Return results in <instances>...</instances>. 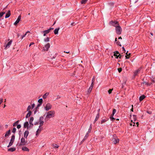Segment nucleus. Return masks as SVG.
<instances>
[{
  "label": "nucleus",
  "instance_id": "nucleus-1",
  "mask_svg": "<svg viewBox=\"0 0 155 155\" xmlns=\"http://www.w3.org/2000/svg\"><path fill=\"white\" fill-rule=\"evenodd\" d=\"M55 112L54 111L52 110L46 113V119H50L51 118L54 117L55 116Z\"/></svg>",
  "mask_w": 155,
  "mask_h": 155
},
{
  "label": "nucleus",
  "instance_id": "nucleus-2",
  "mask_svg": "<svg viewBox=\"0 0 155 155\" xmlns=\"http://www.w3.org/2000/svg\"><path fill=\"white\" fill-rule=\"evenodd\" d=\"M112 140L113 141V143L114 144H116L117 143L119 142V140L117 138L115 134L113 135V138Z\"/></svg>",
  "mask_w": 155,
  "mask_h": 155
},
{
  "label": "nucleus",
  "instance_id": "nucleus-3",
  "mask_svg": "<svg viewBox=\"0 0 155 155\" xmlns=\"http://www.w3.org/2000/svg\"><path fill=\"white\" fill-rule=\"evenodd\" d=\"M115 30L116 32L117 35H120L122 32V29L121 27L117 25L116 27Z\"/></svg>",
  "mask_w": 155,
  "mask_h": 155
},
{
  "label": "nucleus",
  "instance_id": "nucleus-4",
  "mask_svg": "<svg viewBox=\"0 0 155 155\" xmlns=\"http://www.w3.org/2000/svg\"><path fill=\"white\" fill-rule=\"evenodd\" d=\"M27 142L25 141V139L24 137H22L21 139V142L19 143V146H24L27 143Z\"/></svg>",
  "mask_w": 155,
  "mask_h": 155
},
{
  "label": "nucleus",
  "instance_id": "nucleus-5",
  "mask_svg": "<svg viewBox=\"0 0 155 155\" xmlns=\"http://www.w3.org/2000/svg\"><path fill=\"white\" fill-rule=\"evenodd\" d=\"M54 29V28H50L48 30H46L45 31H42L43 33V36H45L48 33H49L50 31L51 30H53Z\"/></svg>",
  "mask_w": 155,
  "mask_h": 155
},
{
  "label": "nucleus",
  "instance_id": "nucleus-6",
  "mask_svg": "<svg viewBox=\"0 0 155 155\" xmlns=\"http://www.w3.org/2000/svg\"><path fill=\"white\" fill-rule=\"evenodd\" d=\"M52 105L49 103H48L45 107V109L46 111H48L51 109Z\"/></svg>",
  "mask_w": 155,
  "mask_h": 155
},
{
  "label": "nucleus",
  "instance_id": "nucleus-7",
  "mask_svg": "<svg viewBox=\"0 0 155 155\" xmlns=\"http://www.w3.org/2000/svg\"><path fill=\"white\" fill-rule=\"evenodd\" d=\"M44 117H41L39 118V124L40 125L39 127V128H40L41 126H42L44 124Z\"/></svg>",
  "mask_w": 155,
  "mask_h": 155
},
{
  "label": "nucleus",
  "instance_id": "nucleus-8",
  "mask_svg": "<svg viewBox=\"0 0 155 155\" xmlns=\"http://www.w3.org/2000/svg\"><path fill=\"white\" fill-rule=\"evenodd\" d=\"M50 47V44L49 43H47L45 46V47L43 49L44 51H48Z\"/></svg>",
  "mask_w": 155,
  "mask_h": 155
},
{
  "label": "nucleus",
  "instance_id": "nucleus-9",
  "mask_svg": "<svg viewBox=\"0 0 155 155\" xmlns=\"http://www.w3.org/2000/svg\"><path fill=\"white\" fill-rule=\"evenodd\" d=\"M110 24L114 26H117V25H118V23L117 21H111L110 22Z\"/></svg>",
  "mask_w": 155,
  "mask_h": 155
},
{
  "label": "nucleus",
  "instance_id": "nucleus-10",
  "mask_svg": "<svg viewBox=\"0 0 155 155\" xmlns=\"http://www.w3.org/2000/svg\"><path fill=\"white\" fill-rule=\"evenodd\" d=\"M12 40H11L10 41L8 42L7 44L5 45V49H6L7 48H8L10 47V45L12 44Z\"/></svg>",
  "mask_w": 155,
  "mask_h": 155
},
{
  "label": "nucleus",
  "instance_id": "nucleus-11",
  "mask_svg": "<svg viewBox=\"0 0 155 155\" xmlns=\"http://www.w3.org/2000/svg\"><path fill=\"white\" fill-rule=\"evenodd\" d=\"M21 16L20 15L18 16L17 19L16 20V21L14 23V25H17L20 21L21 20Z\"/></svg>",
  "mask_w": 155,
  "mask_h": 155
},
{
  "label": "nucleus",
  "instance_id": "nucleus-12",
  "mask_svg": "<svg viewBox=\"0 0 155 155\" xmlns=\"http://www.w3.org/2000/svg\"><path fill=\"white\" fill-rule=\"evenodd\" d=\"M28 125V122H26L24 124V127L25 128H27V129H28L29 128Z\"/></svg>",
  "mask_w": 155,
  "mask_h": 155
},
{
  "label": "nucleus",
  "instance_id": "nucleus-13",
  "mask_svg": "<svg viewBox=\"0 0 155 155\" xmlns=\"http://www.w3.org/2000/svg\"><path fill=\"white\" fill-rule=\"evenodd\" d=\"M29 134V132L28 130H26L24 133V137L26 138H27Z\"/></svg>",
  "mask_w": 155,
  "mask_h": 155
},
{
  "label": "nucleus",
  "instance_id": "nucleus-14",
  "mask_svg": "<svg viewBox=\"0 0 155 155\" xmlns=\"http://www.w3.org/2000/svg\"><path fill=\"white\" fill-rule=\"evenodd\" d=\"M41 130H42V128H38L36 132V136H38L39 135V134L40 133V132L41 131Z\"/></svg>",
  "mask_w": 155,
  "mask_h": 155
},
{
  "label": "nucleus",
  "instance_id": "nucleus-15",
  "mask_svg": "<svg viewBox=\"0 0 155 155\" xmlns=\"http://www.w3.org/2000/svg\"><path fill=\"white\" fill-rule=\"evenodd\" d=\"M11 130H8L6 133L5 134V137H7L10 134Z\"/></svg>",
  "mask_w": 155,
  "mask_h": 155
},
{
  "label": "nucleus",
  "instance_id": "nucleus-16",
  "mask_svg": "<svg viewBox=\"0 0 155 155\" xmlns=\"http://www.w3.org/2000/svg\"><path fill=\"white\" fill-rule=\"evenodd\" d=\"M22 150L26 151H29V150L27 147H24L22 148Z\"/></svg>",
  "mask_w": 155,
  "mask_h": 155
},
{
  "label": "nucleus",
  "instance_id": "nucleus-17",
  "mask_svg": "<svg viewBox=\"0 0 155 155\" xmlns=\"http://www.w3.org/2000/svg\"><path fill=\"white\" fill-rule=\"evenodd\" d=\"M140 69H138V70L136 71L134 73V76H136L137 75V74L140 72Z\"/></svg>",
  "mask_w": 155,
  "mask_h": 155
},
{
  "label": "nucleus",
  "instance_id": "nucleus-18",
  "mask_svg": "<svg viewBox=\"0 0 155 155\" xmlns=\"http://www.w3.org/2000/svg\"><path fill=\"white\" fill-rule=\"evenodd\" d=\"M10 10H9L5 15V18H8L10 16Z\"/></svg>",
  "mask_w": 155,
  "mask_h": 155
},
{
  "label": "nucleus",
  "instance_id": "nucleus-19",
  "mask_svg": "<svg viewBox=\"0 0 155 155\" xmlns=\"http://www.w3.org/2000/svg\"><path fill=\"white\" fill-rule=\"evenodd\" d=\"M114 55L115 56H116V58H117L119 57L120 54L118 51H116V52L114 53Z\"/></svg>",
  "mask_w": 155,
  "mask_h": 155
},
{
  "label": "nucleus",
  "instance_id": "nucleus-20",
  "mask_svg": "<svg viewBox=\"0 0 155 155\" xmlns=\"http://www.w3.org/2000/svg\"><path fill=\"white\" fill-rule=\"evenodd\" d=\"M145 98V96L144 95H143L140 96L139 97V101H142L143 99Z\"/></svg>",
  "mask_w": 155,
  "mask_h": 155
},
{
  "label": "nucleus",
  "instance_id": "nucleus-21",
  "mask_svg": "<svg viewBox=\"0 0 155 155\" xmlns=\"http://www.w3.org/2000/svg\"><path fill=\"white\" fill-rule=\"evenodd\" d=\"M59 29H60L59 28H56L54 30V34L55 35L58 34V31Z\"/></svg>",
  "mask_w": 155,
  "mask_h": 155
},
{
  "label": "nucleus",
  "instance_id": "nucleus-22",
  "mask_svg": "<svg viewBox=\"0 0 155 155\" xmlns=\"http://www.w3.org/2000/svg\"><path fill=\"white\" fill-rule=\"evenodd\" d=\"M93 85H92V84H91V86L88 91V93H90L91 92V90H92Z\"/></svg>",
  "mask_w": 155,
  "mask_h": 155
},
{
  "label": "nucleus",
  "instance_id": "nucleus-23",
  "mask_svg": "<svg viewBox=\"0 0 155 155\" xmlns=\"http://www.w3.org/2000/svg\"><path fill=\"white\" fill-rule=\"evenodd\" d=\"M115 42L116 43V44L120 46H121V45L120 43V42L119 41H117V38H116L115 39Z\"/></svg>",
  "mask_w": 155,
  "mask_h": 155
},
{
  "label": "nucleus",
  "instance_id": "nucleus-24",
  "mask_svg": "<svg viewBox=\"0 0 155 155\" xmlns=\"http://www.w3.org/2000/svg\"><path fill=\"white\" fill-rule=\"evenodd\" d=\"M16 149L15 147L11 148L8 149V151H10L11 152H13L15 151Z\"/></svg>",
  "mask_w": 155,
  "mask_h": 155
},
{
  "label": "nucleus",
  "instance_id": "nucleus-25",
  "mask_svg": "<svg viewBox=\"0 0 155 155\" xmlns=\"http://www.w3.org/2000/svg\"><path fill=\"white\" fill-rule=\"evenodd\" d=\"M49 94L48 93H46L43 96V98L44 99H46L47 97V96Z\"/></svg>",
  "mask_w": 155,
  "mask_h": 155
},
{
  "label": "nucleus",
  "instance_id": "nucleus-26",
  "mask_svg": "<svg viewBox=\"0 0 155 155\" xmlns=\"http://www.w3.org/2000/svg\"><path fill=\"white\" fill-rule=\"evenodd\" d=\"M31 111H28V113L27 114L26 116V118H28L29 117L30 115H31Z\"/></svg>",
  "mask_w": 155,
  "mask_h": 155
},
{
  "label": "nucleus",
  "instance_id": "nucleus-27",
  "mask_svg": "<svg viewBox=\"0 0 155 155\" xmlns=\"http://www.w3.org/2000/svg\"><path fill=\"white\" fill-rule=\"evenodd\" d=\"M108 120V119H107V118H106L105 119L102 120L101 121V124H103L104 123L106 122Z\"/></svg>",
  "mask_w": 155,
  "mask_h": 155
},
{
  "label": "nucleus",
  "instance_id": "nucleus-28",
  "mask_svg": "<svg viewBox=\"0 0 155 155\" xmlns=\"http://www.w3.org/2000/svg\"><path fill=\"white\" fill-rule=\"evenodd\" d=\"M34 120V118L32 117H31L30 118V120H29V123L30 124H31L32 125H33V124H32V122Z\"/></svg>",
  "mask_w": 155,
  "mask_h": 155
},
{
  "label": "nucleus",
  "instance_id": "nucleus-29",
  "mask_svg": "<svg viewBox=\"0 0 155 155\" xmlns=\"http://www.w3.org/2000/svg\"><path fill=\"white\" fill-rule=\"evenodd\" d=\"M44 41L45 42H48L50 41V38L49 37H47L46 38H44Z\"/></svg>",
  "mask_w": 155,
  "mask_h": 155
},
{
  "label": "nucleus",
  "instance_id": "nucleus-30",
  "mask_svg": "<svg viewBox=\"0 0 155 155\" xmlns=\"http://www.w3.org/2000/svg\"><path fill=\"white\" fill-rule=\"evenodd\" d=\"M52 146L54 148H58L59 147V146L56 144H53Z\"/></svg>",
  "mask_w": 155,
  "mask_h": 155
},
{
  "label": "nucleus",
  "instance_id": "nucleus-31",
  "mask_svg": "<svg viewBox=\"0 0 155 155\" xmlns=\"http://www.w3.org/2000/svg\"><path fill=\"white\" fill-rule=\"evenodd\" d=\"M13 142H14L13 141L10 140V141L9 142L8 145L7 146V147H10L13 144Z\"/></svg>",
  "mask_w": 155,
  "mask_h": 155
},
{
  "label": "nucleus",
  "instance_id": "nucleus-32",
  "mask_svg": "<svg viewBox=\"0 0 155 155\" xmlns=\"http://www.w3.org/2000/svg\"><path fill=\"white\" fill-rule=\"evenodd\" d=\"M88 0H81V4H85Z\"/></svg>",
  "mask_w": 155,
  "mask_h": 155
},
{
  "label": "nucleus",
  "instance_id": "nucleus-33",
  "mask_svg": "<svg viewBox=\"0 0 155 155\" xmlns=\"http://www.w3.org/2000/svg\"><path fill=\"white\" fill-rule=\"evenodd\" d=\"M38 102L41 104H42L43 102V99L42 98H41L39 99L38 101Z\"/></svg>",
  "mask_w": 155,
  "mask_h": 155
},
{
  "label": "nucleus",
  "instance_id": "nucleus-34",
  "mask_svg": "<svg viewBox=\"0 0 155 155\" xmlns=\"http://www.w3.org/2000/svg\"><path fill=\"white\" fill-rule=\"evenodd\" d=\"M15 139V136L14 135H12L11 137L10 140L14 142Z\"/></svg>",
  "mask_w": 155,
  "mask_h": 155
},
{
  "label": "nucleus",
  "instance_id": "nucleus-35",
  "mask_svg": "<svg viewBox=\"0 0 155 155\" xmlns=\"http://www.w3.org/2000/svg\"><path fill=\"white\" fill-rule=\"evenodd\" d=\"M116 110L115 109H114L113 110L112 113V114L111 115L114 116V114L116 112Z\"/></svg>",
  "mask_w": 155,
  "mask_h": 155
},
{
  "label": "nucleus",
  "instance_id": "nucleus-36",
  "mask_svg": "<svg viewBox=\"0 0 155 155\" xmlns=\"http://www.w3.org/2000/svg\"><path fill=\"white\" fill-rule=\"evenodd\" d=\"M89 135L87 134H86V135H85V137H84V139H83V141L84 140H85L88 137Z\"/></svg>",
  "mask_w": 155,
  "mask_h": 155
},
{
  "label": "nucleus",
  "instance_id": "nucleus-37",
  "mask_svg": "<svg viewBox=\"0 0 155 155\" xmlns=\"http://www.w3.org/2000/svg\"><path fill=\"white\" fill-rule=\"evenodd\" d=\"M99 116H100L99 114V113H98L97 114V115L96 116V118H95V119L97 120L99 117Z\"/></svg>",
  "mask_w": 155,
  "mask_h": 155
},
{
  "label": "nucleus",
  "instance_id": "nucleus-38",
  "mask_svg": "<svg viewBox=\"0 0 155 155\" xmlns=\"http://www.w3.org/2000/svg\"><path fill=\"white\" fill-rule=\"evenodd\" d=\"M94 81H95V78H94V77L93 78H92V83H91V84H92L93 85H94Z\"/></svg>",
  "mask_w": 155,
  "mask_h": 155
},
{
  "label": "nucleus",
  "instance_id": "nucleus-39",
  "mask_svg": "<svg viewBox=\"0 0 155 155\" xmlns=\"http://www.w3.org/2000/svg\"><path fill=\"white\" fill-rule=\"evenodd\" d=\"M113 116L111 115V116L110 117V119L112 121H114L115 120V118L113 117Z\"/></svg>",
  "mask_w": 155,
  "mask_h": 155
},
{
  "label": "nucleus",
  "instance_id": "nucleus-40",
  "mask_svg": "<svg viewBox=\"0 0 155 155\" xmlns=\"http://www.w3.org/2000/svg\"><path fill=\"white\" fill-rule=\"evenodd\" d=\"M130 53H129L128 55H126L125 56L126 58V59H128L130 58Z\"/></svg>",
  "mask_w": 155,
  "mask_h": 155
},
{
  "label": "nucleus",
  "instance_id": "nucleus-41",
  "mask_svg": "<svg viewBox=\"0 0 155 155\" xmlns=\"http://www.w3.org/2000/svg\"><path fill=\"white\" fill-rule=\"evenodd\" d=\"M92 129L91 124L90 125L89 128L88 129V132H91Z\"/></svg>",
  "mask_w": 155,
  "mask_h": 155
},
{
  "label": "nucleus",
  "instance_id": "nucleus-42",
  "mask_svg": "<svg viewBox=\"0 0 155 155\" xmlns=\"http://www.w3.org/2000/svg\"><path fill=\"white\" fill-rule=\"evenodd\" d=\"M5 13V12H0V17H2Z\"/></svg>",
  "mask_w": 155,
  "mask_h": 155
},
{
  "label": "nucleus",
  "instance_id": "nucleus-43",
  "mask_svg": "<svg viewBox=\"0 0 155 155\" xmlns=\"http://www.w3.org/2000/svg\"><path fill=\"white\" fill-rule=\"evenodd\" d=\"M31 106L30 105H29L28 107V108L27 109V110L28 111H30V110L31 109Z\"/></svg>",
  "mask_w": 155,
  "mask_h": 155
},
{
  "label": "nucleus",
  "instance_id": "nucleus-44",
  "mask_svg": "<svg viewBox=\"0 0 155 155\" xmlns=\"http://www.w3.org/2000/svg\"><path fill=\"white\" fill-rule=\"evenodd\" d=\"M16 131V129L14 127L12 129V133H15V132Z\"/></svg>",
  "mask_w": 155,
  "mask_h": 155
},
{
  "label": "nucleus",
  "instance_id": "nucleus-45",
  "mask_svg": "<svg viewBox=\"0 0 155 155\" xmlns=\"http://www.w3.org/2000/svg\"><path fill=\"white\" fill-rule=\"evenodd\" d=\"M18 121H16L15 123H13V126H15V125L16 124H17L18 123Z\"/></svg>",
  "mask_w": 155,
  "mask_h": 155
},
{
  "label": "nucleus",
  "instance_id": "nucleus-46",
  "mask_svg": "<svg viewBox=\"0 0 155 155\" xmlns=\"http://www.w3.org/2000/svg\"><path fill=\"white\" fill-rule=\"evenodd\" d=\"M113 90V89H110L108 91V92L109 94H110L111 93L112 91Z\"/></svg>",
  "mask_w": 155,
  "mask_h": 155
},
{
  "label": "nucleus",
  "instance_id": "nucleus-47",
  "mask_svg": "<svg viewBox=\"0 0 155 155\" xmlns=\"http://www.w3.org/2000/svg\"><path fill=\"white\" fill-rule=\"evenodd\" d=\"M133 117L134 118V121H135L136 120V116L135 115H133Z\"/></svg>",
  "mask_w": 155,
  "mask_h": 155
},
{
  "label": "nucleus",
  "instance_id": "nucleus-48",
  "mask_svg": "<svg viewBox=\"0 0 155 155\" xmlns=\"http://www.w3.org/2000/svg\"><path fill=\"white\" fill-rule=\"evenodd\" d=\"M27 35V33H26L24 35H22L21 37V39H23L24 37L25 36Z\"/></svg>",
  "mask_w": 155,
  "mask_h": 155
},
{
  "label": "nucleus",
  "instance_id": "nucleus-49",
  "mask_svg": "<svg viewBox=\"0 0 155 155\" xmlns=\"http://www.w3.org/2000/svg\"><path fill=\"white\" fill-rule=\"evenodd\" d=\"M21 125L20 124H18L17 125V128L18 129H20L21 127Z\"/></svg>",
  "mask_w": 155,
  "mask_h": 155
},
{
  "label": "nucleus",
  "instance_id": "nucleus-50",
  "mask_svg": "<svg viewBox=\"0 0 155 155\" xmlns=\"http://www.w3.org/2000/svg\"><path fill=\"white\" fill-rule=\"evenodd\" d=\"M122 71V69L121 68H118V71L119 72H120Z\"/></svg>",
  "mask_w": 155,
  "mask_h": 155
},
{
  "label": "nucleus",
  "instance_id": "nucleus-51",
  "mask_svg": "<svg viewBox=\"0 0 155 155\" xmlns=\"http://www.w3.org/2000/svg\"><path fill=\"white\" fill-rule=\"evenodd\" d=\"M35 106V104H32L31 105V107H32V109H33V108Z\"/></svg>",
  "mask_w": 155,
  "mask_h": 155
},
{
  "label": "nucleus",
  "instance_id": "nucleus-52",
  "mask_svg": "<svg viewBox=\"0 0 155 155\" xmlns=\"http://www.w3.org/2000/svg\"><path fill=\"white\" fill-rule=\"evenodd\" d=\"M3 101V99L2 98H0V105L1 104Z\"/></svg>",
  "mask_w": 155,
  "mask_h": 155
},
{
  "label": "nucleus",
  "instance_id": "nucleus-53",
  "mask_svg": "<svg viewBox=\"0 0 155 155\" xmlns=\"http://www.w3.org/2000/svg\"><path fill=\"white\" fill-rule=\"evenodd\" d=\"M34 43L33 42H31L29 45V47H30L31 45H34Z\"/></svg>",
  "mask_w": 155,
  "mask_h": 155
},
{
  "label": "nucleus",
  "instance_id": "nucleus-54",
  "mask_svg": "<svg viewBox=\"0 0 155 155\" xmlns=\"http://www.w3.org/2000/svg\"><path fill=\"white\" fill-rule=\"evenodd\" d=\"M147 112L149 114H152V112L151 111H147Z\"/></svg>",
  "mask_w": 155,
  "mask_h": 155
},
{
  "label": "nucleus",
  "instance_id": "nucleus-55",
  "mask_svg": "<svg viewBox=\"0 0 155 155\" xmlns=\"http://www.w3.org/2000/svg\"><path fill=\"white\" fill-rule=\"evenodd\" d=\"M122 50H123V51H124V52H125V51H126V50H125V48H124V47H122Z\"/></svg>",
  "mask_w": 155,
  "mask_h": 155
},
{
  "label": "nucleus",
  "instance_id": "nucleus-56",
  "mask_svg": "<svg viewBox=\"0 0 155 155\" xmlns=\"http://www.w3.org/2000/svg\"><path fill=\"white\" fill-rule=\"evenodd\" d=\"M60 98V97L58 95L57 96V98H56L57 99H58Z\"/></svg>",
  "mask_w": 155,
  "mask_h": 155
},
{
  "label": "nucleus",
  "instance_id": "nucleus-57",
  "mask_svg": "<svg viewBox=\"0 0 155 155\" xmlns=\"http://www.w3.org/2000/svg\"><path fill=\"white\" fill-rule=\"evenodd\" d=\"M41 105V104L40 103H39V104H38V105H37V106L38 107H39Z\"/></svg>",
  "mask_w": 155,
  "mask_h": 155
},
{
  "label": "nucleus",
  "instance_id": "nucleus-58",
  "mask_svg": "<svg viewBox=\"0 0 155 155\" xmlns=\"http://www.w3.org/2000/svg\"><path fill=\"white\" fill-rule=\"evenodd\" d=\"M41 105V104L40 103H39V104H38V105H37V106L38 107H39Z\"/></svg>",
  "mask_w": 155,
  "mask_h": 155
},
{
  "label": "nucleus",
  "instance_id": "nucleus-59",
  "mask_svg": "<svg viewBox=\"0 0 155 155\" xmlns=\"http://www.w3.org/2000/svg\"><path fill=\"white\" fill-rule=\"evenodd\" d=\"M64 52L66 53H69V51H64Z\"/></svg>",
  "mask_w": 155,
  "mask_h": 155
},
{
  "label": "nucleus",
  "instance_id": "nucleus-60",
  "mask_svg": "<svg viewBox=\"0 0 155 155\" xmlns=\"http://www.w3.org/2000/svg\"><path fill=\"white\" fill-rule=\"evenodd\" d=\"M132 108L131 110V111H133V105H132Z\"/></svg>",
  "mask_w": 155,
  "mask_h": 155
},
{
  "label": "nucleus",
  "instance_id": "nucleus-61",
  "mask_svg": "<svg viewBox=\"0 0 155 155\" xmlns=\"http://www.w3.org/2000/svg\"><path fill=\"white\" fill-rule=\"evenodd\" d=\"M136 124H137V127H138V125H139V123H138V122H136Z\"/></svg>",
  "mask_w": 155,
  "mask_h": 155
},
{
  "label": "nucleus",
  "instance_id": "nucleus-62",
  "mask_svg": "<svg viewBox=\"0 0 155 155\" xmlns=\"http://www.w3.org/2000/svg\"><path fill=\"white\" fill-rule=\"evenodd\" d=\"M20 36V35L19 34H17V36L18 37H19Z\"/></svg>",
  "mask_w": 155,
  "mask_h": 155
},
{
  "label": "nucleus",
  "instance_id": "nucleus-63",
  "mask_svg": "<svg viewBox=\"0 0 155 155\" xmlns=\"http://www.w3.org/2000/svg\"><path fill=\"white\" fill-rule=\"evenodd\" d=\"M118 39H122V38L121 37H119Z\"/></svg>",
  "mask_w": 155,
  "mask_h": 155
},
{
  "label": "nucleus",
  "instance_id": "nucleus-64",
  "mask_svg": "<svg viewBox=\"0 0 155 155\" xmlns=\"http://www.w3.org/2000/svg\"><path fill=\"white\" fill-rule=\"evenodd\" d=\"M97 120H96V119H95L94 120V124L97 121Z\"/></svg>",
  "mask_w": 155,
  "mask_h": 155
}]
</instances>
